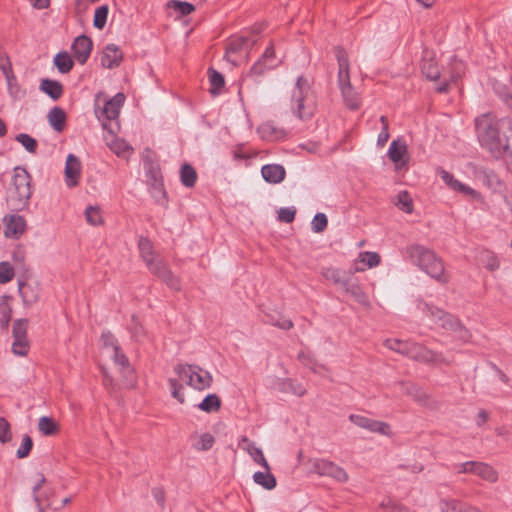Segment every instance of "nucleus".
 Here are the masks:
<instances>
[{"mask_svg":"<svg viewBox=\"0 0 512 512\" xmlns=\"http://www.w3.org/2000/svg\"><path fill=\"white\" fill-rule=\"evenodd\" d=\"M28 320L17 319L13 324L12 353L16 356L25 357L30 351V341L27 336Z\"/></svg>","mask_w":512,"mask_h":512,"instance_id":"nucleus-11","label":"nucleus"},{"mask_svg":"<svg viewBox=\"0 0 512 512\" xmlns=\"http://www.w3.org/2000/svg\"><path fill=\"white\" fill-rule=\"evenodd\" d=\"M6 237L19 238L26 230V220L20 215L6 216L5 219Z\"/></svg>","mask_w":512,"mask_h":512,"instance_id":"nucleus-24","label":"nucleus"},{"mask_svg":"<svg viewBox=\"0 0 512 512\" xmlns=\"http://www.w3.org/2000/svg\"><path fill=\"white\" fill-rule=\"evenodd\" d=\"M338 62V83L345 105L351 110H358L361 106V97L353 88L350 81V65L348 54L342 47L334 50Z\"/></svg>","mask_w":512,"mask_h":512,"instance_id":"nucleus-5","label":"nucleus"},{"mask_svg":"<svg viewBox=\"0 0 512 512\" xmlns=\"http://www.w3.org/2000/svg\"><path fill=\"white\" fill-rule=\"evenodd\" d=\"M18 290L25 306H32L40 299V285L36 282H19Z\"/></svg>","mask_w":512,"mask_h":512,"instance_id":"nucleus-23","label":"nucleus"},{"mask_svg":"<svg viewBox=\"0 0 512 512\" xmlns=\"http://www.w3.org/2000/svg\"><path fill=\"white\" fill-rule=\"evenodd\" d=\"M345 292L350 294L359 304L368 307L370 305L369 297L364 292L358 282L346 281L343 282Z\"/></svg>","mask_w":512,"mask_h":512,"instance_id":"nucleus-30","label":"nucleus"},{"mask_svg":"<svg viewBox=\"0 0 512 512\" xmlns=\"http://www.w3.org/2000/svg\"><path fill=\"white\" fill-rule=\"evenodd\" d=\"M260 138L267 142L282 141L287 138V131L279 127L274 121H265L257 128Z\"/></svg>","mask_w":512,"mask_h":512,"instance_id":"nucleus-18","label":"nucleus"},{"mask_svg":"<svg viewBox=\"0 0 512 512\" xmlns=\"http://www.w3.org/2000/svg\"><path fill=\"white\" fill-rule=\"evenodd\" d=\"M421 71L423 75L429 80L440 81L436 90L440 93L448 91L450 82L455 81L461 76L463 71V63L459 60L454 59L451 63V68L440 70L434 55L425 51L421 64Z\"/></svg>","mask_w":512,"mask_h":512,"instance_id":"nucleus-4","label":"nucleus"},{"mask_svg":"<svg viewBox=\"0 0 512 512\" xmlns=\"http://www.w3.org/2000/svg\"><path fill=\"white\" fill-rule=\"evenodd\" d=\"M269 323L282 330H290L293 327V322L282 316H278L277 318L269 316Z\"/></svg>","mask_w":512,"mask_h":512,"instance_id":"nucleus-57","label":"nucleus"},{"mask_svg":"<svg viewBox=\"0 0 512 512\" xmlns=\"http://www.w3.org/2000/svg\"><path fill=\"white\" fill-rule=\"evenodd\" d=\"M108 16V7L100 6L96 9L94 14L93 24L97 29H103L106 25V20Z\"/></svg>","mask_w":512,"mask_h":512,"instance_id":"nucleus-49","label":"nucleus"},{"mask_svg":"<svg viewBox=\"0 0 512 512\" xmlns=\"http://www.w3.org/2000/svg\"><path fill=\"white\" fill-rule=\"evenodd\" d=\"M438 174L451 190L467 195L472 199H481V194L479 192L455 179L454 176L448 171L440 169Z\"/></svg>","mask_w":512,"mask_h":512,"instance_id":"nucleus-20","label":"nucleus"},{"mask_svg":"<svg viewBox=\"0 0 512 512\" xmlns=\"http://www.w3.org/2000/svg\"><path fill=\"white\" fill-rule=\"evenodd\" d=\"M215 438L210 433H202L194 436L193 447L198 451H206L212 448Z\"/></svg>","mask_w":512,"mask_h":512,"instance_id":"nucleus-35","label":"nucleus"},{"mask_svg":"<svg viewBox=\"0 0 512 512\" xmlns=\"http://www.w3.org/2000/svg\"><path fill=\"white\" fill-rule=\"evenodd\" d=\"M322 275L325 279L334 282L335 284H341L347 280L344 279V272L336 268H326L323 270Z\"/></svg>","mask_w":512,"mask_h":512,"instance_id":"nucleus-48","label":"nucleus"},{"mask_svg":"<svg viewBox=\"0 0 512 512\" xmlns=\"http://www.w3.org/2000/svg\"><path fill=\"white\" fill-rule=\"evenodd\" d=\"M125 101L123 93H117L112 99L105 101L101 114L108 120H114L119 116L120 109Z\"/></svg>","mask_w":512,"mask_h":512,"instance_id":"nucleus-28","label":"nucleus"},{"mask_svg":"<svg viewBox=\"0 0 512 512\" xmlns=\"http://www.w3.org/2000/svg\"><path fill=\"white\" fill-rule=\"evenodd\" d=\"M309 83L306 77L300 76L293 91V109L300 119L311 118L317 108L316 96Z\"/></svg>","mask_w":512,"mask_h":512,"instance_id":"nucleus-7","label":"nucleus"},{"mask_svg":"<svg viewBox=\"0 0 512 512\" xmlns=\"http://www.w3.org/2000/svg\"><path fill=\"white\" fill-rule=\"evenodd\" d=\"M123 59L122 50L115 44L107 45L101 56V63L106 68H114L120 65Z\"/></svg>","mask_w":512,"mask_h":512,"instance_id":"nucleus-26","label":"nucleus"},{"mask_svg":"<svg viewBox=\"0 0 512 512\" xmlns=\"http://www.w3.org/2000/svg\"><path fill=\"white\" fill-rule=\"evenodd\" d=\"M168 8L174 10L180 16H186L194 12L195 7L189 2H183L178 0H171L167 4Z\"/></svg>","mask_w":512,"mask_h":512,"instance_id":"nucleus-43","label":"nucleus"},{"mask_svg":"<svg viewBox=\"0 0 512 512\" xmlns=\"http://www.w3.org/2000/svg\"><path fill=\"white\" fill-rule=\"evenodd\" d=\"M46 479L42 474H38L34 480L33 484V494L34 499L37 502L39 507H42L45 505V499L43 493H41V488L45 484Z\"/></svg>","mask_w":512,"mask_h":512,"instance_id":"nucleus-46","label":"nucleus"},{"mask_svg":"<svg viewBox=\"0 0 512 512\" xmlns=\"http://www.w3.org/2000/svg\"><path fill=\"white\" fill-rule=\"evenodd\" d=\"M384 346L392 351L406 355L417 361L435 364H448V362L442 357L441 354L429 350L428 348L415 342L402 341L399 339H387L384 341Z\"/></svg>","mask_w":512,"mask_h":512,"instance_id":"nucleus-6","label":"nucleus"},{"mask_svg":"<svg viewBox=\"0 0 512 512\" xmlns=\"http://www.w3.org/2000/svg\"><path fill=\"white\" fill-rule=\"evenodd\" d=\"M198 407L200 410L207 413L216 412L221 407V400L216 394H209L198 405Z\"/></svg>","mask_w":512,"mask_h":512,"instance_id":"nucleus-38","label":"nucleus"},{"mask_svg":"<svg viewBox=\"0 0 512 512\" xmlns=\"http://www.w3.org/2000/svg\"><path fill=\"white\" fill-rule=\"evenodd\" d=\"M256 156V153L248 151L244 145H238L234 149V157L237 159H248Z\"/></svg>","mask_w":512,"mask_h":512,"instance_id":"nucleus-63","label":"nucleus"},{"mask_svg":"<svg viewBox=\"0 0 512 512\" xmlns=\"http://www.w3.org/2000/svg\"><path fill=\"white\" fill-rule=\"evenodd\" d=\"M475 128L481 146L492 157L499 159L509 150L510 141L504 129H511L510 120L498 119L495 115L487 113L476 118Z\"/></svg>","mask_w":512,"mask_h":512,"instance_id":"nucleus-1","label":"nucleus"},{"mask_svg":"<svg viewBox=\"0 0 512 512\" xmlns=\"http://www.w3.org/2000/svg\"><path fill=\"white\" fill-rule=\"evenodd\" d=\"M101 341H102L103 347L107 350L108 353H111L114 350L120 348V345H119L117 339L110 332L103 333L101 335Z\"/></svg>","mask_w":512,"mask_h":512,"instance_id":"nucleus-52","label":"nucleus"},{"mask_svg":"<svg viewBox=\"0 0 512 512\" xmlns=\"http://www.w3.org/2000/svg\"><path fill=\"white\" fill-rule=\"evenodd\" d=\"M312 470L320 476L330 477L339 483H346L349 480L344 468L327 459H315L312 462Z\"/></svg>","mask_w":512,"mask_h":512,"instance_id":"nucleus-12","label":"nucleus"},{"mask_svg":"<svg viewBox=\"0 0 512 512\" xmlns=\"http://www.w3.org/2000/svg\"><path fill=\"white\" fill-rule=\"evenodd\" d=\"M162 279L170 288L174 290L180 289V282L177 277H175L172 272L168 269L167 275L161 276Z\"/></svg>","mask_w":512,"mask_h":512,"instance_id":"nucleus-61","label":"nucleus"},{"mask_svg":"<svg viewBox=\"0 0 512 512\" xmlns=\"http://www.w3.org/2000/svg\"><path fill=\"white\" fill-rule=\"evenodd\" d=\"M459 473L475 474L488 482L494 483L498 480L496 470L483 462L469 461L458 465Z\"/></svg>","mask_w":512,"mask_h":512,"instance_id":"nucleus-13","label":"nucleus"},{"mask_svg":"<svg viewBox=\"0 0 512 512\" xmlns=\"http://www.w3.org/2000/svg\"><path fill=\"white\" fill-rule=\"evenodd\" d=\"M38 430L44 436H51L60 431V426L53 418L43 416L38 420Z\"/></svg>","mask_w":512,"mask_h":512,"instance_id":"nucleus-33","label":"nucleus"},{"mask_svg":"<svg viewBox=\"0 0 512 512\" xmlns=\"http://www.w3.org/2000/svg\"><path fill=\"white\" fill-rule=\"evenodd\" d=\"M40 89L54 100L59 99L63 94L62 84L50 79H43L40 83Z\"/></svg>","mask_w":512,"mask_h":512,"instance_id":"nucleus-32","label":"nucleus"},{"mask_svg":"<svg viewBox=\"0 0 512 512\" xmlns=\"http://www.w3.org/2000/svg\"><path fill=\"white\" fill-rule=\"evenodd\" d=\"M208 73L209 81L211 84L210 92L214 95H217L225 84L224 77L214 69H209Z\"/></svg>","mask_w":512,"mask_h":512,"instance_id":"nucleus-44","label":"nucleus"},{"mask_svg":"<svg viewBox=\"0 0 512 512\" xmlns=\"http://www.w3.org/2000/svg\"><path fill=\"white\" fill-rule=\"evenodd\" d=\"M54 64L61 73H68L73 68V60L66 52L58 53L54 58Z\"/></svg>","mask_w":512,"mask_h":512,"instance_id":"nucleus-39","label":"nucleus"},{"mask_svg":"<svg viewBox=\"0 0 512 512\" xmlns=\"http://www.w3.org/2000/svg\"><path fill=\"white\" fill-rule=\"evenodd\" d=\"M12 439V433L9 422L0 417V442L6 443Z\"/></svg>","mask_w":512,"mask_h":512,"instance_id":"nucleus-55","label":"nucleus"},{"mask_svg":"<svg viewBox=\"0 0 512 512\" xmlns=\"http://www.w3.org/2000/svg\"><path fill=\"white\" fill-rule=\"evenodd\" d=\"M380 123L382 125V130L378 135L377 144L383 147L390 138L388 118L386 116H381Z\"/></svg>","mask_w":512,"mask_h":512,"instance_id":"nucleus-53","label":"nucleus"},{"mask_svg":"<svg viewBox=\"0 0 512 512\" xmlns=\"http://www.w3.org/2000/svg\"><path fill=\"white\" fill-rule=\"evenodd\" d=\"M149 271L157 277L167 275L168 267L165 262L159 257V255L145 262Z\"/></svg>","mask_w":512,"mask_h":512,"instance_id":"nucleus-37","label":"nucleus"},{"mask_svg":"<svg viewBox=\"0 0 512 512\" xmlns=\"http://www.w3.org/2000/svg\"><path fill=\"white\" fill-rule=\"evenodd\" d=\"M109 354H110V356H111V358L113 360L114 367L130 363L128 357L125 355V353L123 352L121 347L116 349V350H114L113 352H111Z\"/></svg>","mask_w":512,"mask_h":512,"instance_id":"nucleus-58","label":"nucleus"},{"mask_svg":"<svg viewBox=\"0 0 512 512\" xmlns=\"http://www.w3.org/2000/svg\"><path fill=\"white\" fill-rule=\"evenodd\" d=\"M484 181L485 184L491 189L498 190L502 187L500 178L493 172L485 173Z\"/></svg>","mask_w":512,"mask_h":512,"instance_id":"nucleus-59","label":"nucleus"},{"mask_svg":"<svg viewBox=\"0 0 512 512\" xmlns=\"http://www.w3.org/2000/svg\"><path fill=\"white\" fill-rule=\"evenodd\" d=\"M15 275L14 268L8 262L0 263V284L10 282Z\"/></svg>","mask_w":512,"mask_h":512,"instance_id":"nucleus-50","label":"nucleus"},{"mask_svg":"<svg viewBox=\"0 0 512 512\" xmlns=\"http://www.w3.org/2000/svg\"><path fill=\"white\" fill-rule=\"evenodd\" d=\"M102 375L103 385L109 393H115L120 389H133L137 384V377L131 363L114 367L113 373L103 368Z\"/></svg>","mask_w":512,"mask_h":512,"instance_id":"nucleus-8","label":"nucleus"},{"mask_svg":"<svg viewBox=\"0 0 512 512\" xmlns=\"http://www.w3.org/2000/svg\"><path fill=\"white\" fill-rule=\"evenodd\" d=\"M2 319L1 323L5 328H8L11 317H12V308L8 305H2L0 308Z\"/></svg>","mask_w":512,"mask_h":512,"instance_id":"nucleus-62","label":"nucleus"},{"mask_svg":"<svg viewBox=\"0 0 512 512\" xmlns=\"http://www.w3.org/2000/svg\"><path fill=\"white\" fill-rule=\"evenodd\" d=\"M481 264L490 271L497 270L500 266L498 257L492 251L485 250L480 254Z\"/></svg>","mask_w":512,"mask_h":512,"instance_id":"nucleus-41","label":"nucleus"},{"mask_svg":"<svg viewBox=\"0 0 512 512\" xmlns=\"http://www.w3.org/2000/svg\"><path fill=\"white\" fill-rule=\"evenodd\" d=\"M16 140L21 143L27 151L35 153L38 147L37 141L28 134L17 135Z\"/></svg>","mask_w":512,"mask_h":512,"instance_id":"nucleus-51","label":"nucleus"},{"mask_svg":"<svg viewBox=\"0 0 512 512\" xmlns=\"http://www.w3.org/2000/svg\"><path fill=\"white\" fill-rule=\"evenodd\" d=\"M278 63L279 61L276 58L274 44L270 42L260 59L252 66L250 74L261 76L265 71L277 67Z\"/></svg>","mask_w":512,"mask_h":512,"instance_id":"nucleus-16","label":"nucleus"},{"mask_svg":"<svg viewBox=\"0 0 512 512\" xmlns=\"http://www.w3.org/2000/svg\"><path fill=\"white\" fill-rule=\"evenodd\" d=\"M247 40L244 37H232L226 47L225 57L233 65H238L240 62L248 58L246 49Z\"/></svg>","mask_w":512,"mask_h":512,"instance_id":"nucleus-14","label":"nucleus"},{"mask_svg":"<svg viewBox=\"0 0 512 512\" xmlns=\"http://www.w3.org/2000/svg\"><path fill=\"white\" fill-rule=\"evenodd\" d=\"M396 205L400 210L406 213H411L413 211V200L407 191H401L397 195Z\"/></svg>","mask_w":512,"mask_h":512,"instance_id":"nucleus-47","label":"nucleus"},{"mask_svg":"<svg viewBox=\"0 0 512 512\" xmlns=\"http://www.w3.org/2000/svg\"><path fill=\"white\" fill-rule=\"evenodd\" d=\"M349 419L360 428L368 429L371 432L379 433L385 436L391 435V428L389 424L385 422L373 420L365 416L355 414L350 415Z\"/></svg>","mask_w":512,"mask_h":512,"instance_id":"nucleus-17","label":"nucleus"},{"mask_svg":"<svg viewBox=\"0 0 512 512\" xmlns=\"http://www.w3.org/2000/svg\"><path fill=\"white\" fill-rule=\"evenodd\" d=\"M239 448L246 451L258 465L264 469H269V464L264 457V454L260 448H258L253 441L248 437L242 436L238 444Z\"/></svg>","mask_w":512,"mask_h":512,"instance_id":"nucleus-25","label":"nucleus"},{"mask_svg":"<svg viewBox=\"0 0 512 512\" xmlns=\"http://www.w3.org/2000/svg\"><path fill=\"white\" fill-rule=\"evenodd\" d=\"M261 173L265 181L273 184L280 183L285 178V169L277 164L264 165Z\"/></svg>","mask_w":512,"mask_h":512,"instance_id":"nucleus-29","label":"nucleus"},{"mask_svg":"<svg viewBox=\"0 0 512 512\" xmlns=\"http://www.w3.org/2000/svg\"><path fill=\"white\" fill-rule=\"evenodd\" d=\"M66 119V113L60 107H54L48 113V122L51 125V127L57 132H62L64 130L66 125Z\"/></svg>","mask_w":512,"mask_h":512,"instance_id":"nucleus-31","label":"nucleus"},{"mask_svg":"<svg viewBox=\"0 0 512 512\" xmlns=\"http://www.w3.org/2000/svg\"><path fill=\"white\" fill-rule=\"evenodd\" d=\"M106 143L118 157L128 158L133 152V148L125 140L116 137L112 132L106 137Z\"/></svg>","mask_w":512,"mask_h":512,"instance_id":"nucleus-27","label":"nucleus"},{"mask_svg":"<svg viewBox=\"0 0 512 512\" xmlns=\"http://www.w3.org/2000/svg\"><path fill=\"white\" fill-rule=\"evenodd\" d=\"M296 210L294 208H281L278 212V218L285 223L293 222Z\"/></svg>","mask_w":512,"mask_h":512,"instance_id":"nucleus-60","label":"nucleus"},{"mask_svg":"<svg viewBox=\"0 0 512 512\" xmlns=\"http://www.w3.org/2000/svg\"><path fill=\"white\" fill-rule=\"evenodd\" d=\"M30 196V175L24 168L16 167L8 189V199L14 207L20 208L27 203Z\"/></svg>","mask_w":512,"mask_h":512,"instance_id":"nucleus-9","label":"nucleus"},{"mask_svg":"<svg viewBox=\"0 0 512 512\" xmlns=\"http://www.w3.org/2000/svg\"><path fill=\"white\" fill-rule=\"evenodd\" d=\"M388 157L395 164L396 169L406 166L409 161L406 143L401 139L393 140L388 150Z\"/></svg>","mask_w":512,"mask_h":512,"instance_id":"nucleus-19","label":"nucleus"},{"mask_svg":"<svg viewBox=\"0 0 512 512\" xmlns=\"http://www.w3.org/2000/svg\"><path fill=\"white\" fill-rule=\"evenodd\" d=\"M175 377L168 379L171 395L179 403H184L183 383L195 390H205L212 384L211 374L197 365L178 364L174 367Z\"/></svg>","mask_w":512,"mask_h":512,"instance_id":"nucleus-2","label":"nucleus"},{"mask_svg":"<svg viewBox=\"0 0 512 512\" xmlns=\"http://www.w3.org/2000/svg\"><path fill=\"white\" fill-rule=\"evenodd\" d=\"M180 178L184 186L191 188L197 181V173L190 164H184L181 167Z\"/></svg>","mask_w":512,"mask_h":512,"instance_id":"nucleus-36","label":"nucleus"},{"mask_svg":"<svg viewBox=\"0 0 512 512\" xmlns=\"http://www.w3.org/2000/svg\"><path fill=\"white\" fill-rule=\"evenodd\" d=\"M33 447V441L30 436L24 435L22 439V444L17 450V457L18 458H25L29 455L31 449Z\"/></svg>","mask_w":512,"mask_h":512,"instance_id":"nucleus-56","label":"nucleus"},{"mask_svg":"<svg viewBox=\"0 0 512 512\" xmlns=\"http://www.w3.org/2000/svg\"><path fill=\"white\" fill-rule=\"evenodd\" d=\"M82 177V164L78 157L69 154L66 159L64 178L67 187L74 188L79 185Z\"/></svg>","mask_w":512,"mask_h":512,"instance_id":"nucleus-15","label":"nucleus"},{"mask_svg":"<svg viewBox=\"0 0 512 512\" xmlns=\"http://www.w3.org/2000/svg\"><path fill=\"white\" fill-rule=\"evenodd\" d=\"M264 472H255L253 475V480L256 484L262 486L267 490H271L276 487V478L270 472L271 468L264 469Z\"/></svg>","mask_w":512,"mask_h":512,"instance_id":"nucleus-34","label":"nucleus"},{"mask_svg":"<svg viewBox=\"0 0 512 512\" xmlns=\"http://www.w3.org/2000/svg\"><path fill=\"white\" fill-rule=\"evenodd\" d=\"M86 221L93 226H99L103 224V215L100 207L89 206L85 210Z\"/></svg>","mask_w":512,"mask_h":512,"instance_id":"nucleus-42","label":"nucleus"},{"mask_svg":"<svg viewBox=\"0 0 512 512\" xmlns=\"http://www.w3.org/2000/svg\"><path fill=\"white\" fill-rule=\"evenodd\" d=\"M328 224V220L325 214L317 213L312 220V229L316 233L323 232Z\"/></svg>","mask_w":512,"mask_h":512,"instance_id":"nucleus-54","label":"nucleus"},{"mask_svg":"<svg viewBox=\"0 0 512 512\" xmlns=\"http://www.w3.org/2000/svg\"><path fill=\"white\" fill-rule=\"evenodd\" d=\"M421 310L425 312L439 327L448 331L456 332L460 337H465L467 335V330L453 315L427 303L422 305Z\"/></svg>","mask_w":512,"mask_h":512,"instance_id":"nucleus-10","label":"nucleus"},{"mask_svg":"<svg viewBox=\"0 0 512 512\" xmlns=\"http://www.w3.org/2000/svg\"><path fill=\"white\" fill-rule=\"evenodd\" d=\"M501 158L505 159L507 169L512 175V145L511 144H509V150H507Z\"/></svg>","mask_w":512,"mask_h":512,"instance_id":"nucleus-64","label":"nucleus"},{"mask_svg":"<svg viewBox=\"0 0 512 512\" xmlns=\"http://www.w3.org/2000/svg\"><path fill=\"white\" fill-rule=\"evenodd\" d=\"M408 254L412 262L431 278L441 284L449 282L450 275L445 269L444 262L433 250L421 245H413L408 248Z\"/></svg>","mask_w":512,"mask_h":512,"instance_id":"nucleus-3","label":"nucleus"},{"mask_svg":"<svg viewBox=\"0 0 512 512\" xmlns=\"http://www.w3.org/2000/svg\"><path fill=\"white\" fill-rule=\"evenodd\" d=\"M92 47L93 43L89 37L85 35L77 37L72 44V51L75 59L80 64H84L90 56Z\"/></svg>","mask_w":512,"mask_h":512,"instance_id":"nucleus-22","label":"nucleus"},{"mask_svg":"<svg viewBox=\"0 0 512 512\" xmlns=\"http://www.w3.org/2000/svg\"><path fill=\"white\" fill-rule=\"evenodd\" d=\"M138 247H139L140 255L144 262L150 261L151 258L158 255L154 251L152 242L147 238L141 237L138 242Z\"/></svg>","mask_w":512,"mask_h":512,"instance_id":"nucleus-40","label":"nucleus"},{"mask_svg":"<svg viewBox=\"0 0 512 512\" xmlns=\"http://www.w3.org/2000/svg\"><path fill=\"white\" fill-rule=\"evenodd\" d=\"M381 262V256L377 252H360L353 261L352 272H364L367 269L377 267Z\"/></svg>","mask_w":512,"mask_h":512,"instance_id":"nucleus-21","label":"nucleus"},{"mask_svg":"<svg viewBox=\"0 0 512 512\" xmlns=\"http://www.w3.org/2000/svg\"><path fill=\"white\" fill-rule=\"evenodd\" d=\"M445 512H482L476 507L469 506L459 501L445 502Z\"/></svg>","mask_w":512,"mask_h":512,"instance_id":"nucleus-45","label":"nucleus"}]
</instances>
